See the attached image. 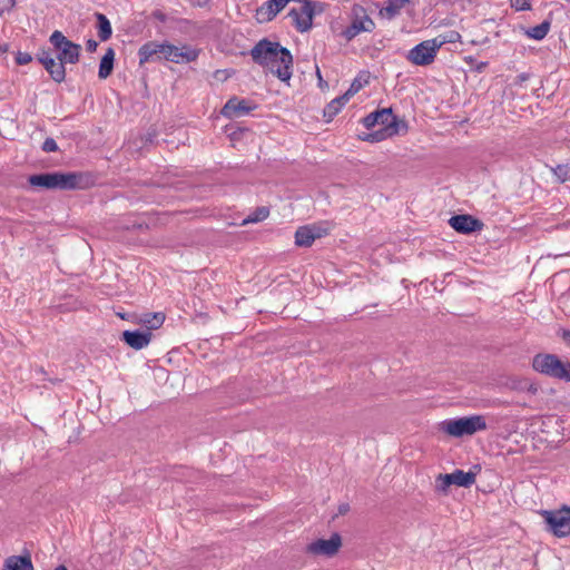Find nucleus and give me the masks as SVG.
Wrapping results in <instances>:
<instances>
[{
    "instance_id": "f257e3e1",
    "label": "nucleus",
    "mask_w": 570,
    "mask_h": 570,
    "mask_svg": "<svg viewBox=\"0 0 570 570\" xmlns=\"http://www.w3.org/2000/svg\"><path fill=\"white\" fill-rule=\"evenodd\" d=\"M255 63L266 68L282 81H288L293 75V56L277 41L266 38L259 40L250 50Z\"/></svg>"
},
{
    "instance_id": "f03ea898",
    "label": "nucleus",
    "mask_w": 570,
    "mask_h": 570,
    "mask_svg": "<svg viewBox=\"0 0 570 570\" xmlns=\"http://www.w3.org/2000/svg\"><path fill=\"white\" fill-rule=\"evenodd\" d=\"M28 181L33 187L59 190L86 189L92 183L88 174L75 171H53L31 175Z\"/></svg>"
},
{
    "instance_id": "7ed1b4c3",
    "label": "nucleus",
    "mask_w": 570,
    "mask_h": 570,
    "mask_svg": "<svg viewBox=\"0 0 570 570\" xmlns=\"http://www.w3.org/2000/svg\"><path fill=\"white\" fill-rule=\"evenodd\" d=\"M362 122L367 129H371L376 125L381 126L379 130L367 134L364 138V140L371 142H379L392 137L399 134L400 128H403L404 130L407 129L406 122L399 120V118L393 115L392 108L375 110L364 117Z\"/></svg>"
},
{
    "instance_id": "20e7f679",
    "label": "nucleus",
    "mask_w": 570,
    "mask_h": 570,
    "mask_svg": "<svg viewBox=\"0 0 570 570\" xmlns=\"http://www.w3.org/2000/svg\"><path fill=\"white\" fill-rule=\"evenodd\" d=\"M532 367L535 372L552 379L570 382V363L562 362L554 354L539 353L532 360Z\"/></svg>"
},
{
    "instance_id": "39448f33",
    "label": "nucleus",
    "mask_w": 570,
    "mask_h": 570,
    "mask_svg": "<svg viewBox=\"0 0 570 570\" xmlns=\"http://www.w3.org/2000/svg\"><path fill=\"white\" fill-rule=\"evenodd\" d=\"M484 430H487V422L482 415H471L442 422V431L455 438L472 435Z\"/></svg>"
},
{
    "instance_id": "423d86ee",
    "label": "nucleus",
    "mask_w": 570,
    "mask_h": 570,
    "mask_svg": "<svg viewBox=\"0 0 570 570\" xmlns=\"http://www.w3.org/2000/svg\"><path fill=\"white\" fill-rule=\"evenodd\" d=\"M50 43L57 51V60L66 63H77L80 57L81 47L69 40L61 31L56 30L49 38Z\"/></svg>"
},
{
    "instance_id": "0eeeda50",
    "label": "nucleus",
    "mask_w": 570,
    "mask_h": 570,
    "mask_svg": "<svg viewBox=\"0 0 570 570\" xmlns=\"http://www.w3.org/2000/svg\"><path fill=\"white\" fill-rule=\"evenodd\" d=\"M541 515L548 530L556 537L562 538L570 534V507H563L559 510H543Z\"/></svg>"
},
{
    "instance_id": "6e6552de",
    "label": "nucleus",
    "mask_w": 570,
    "mask_h": 570,
    "mask_svg": "<svg viewBox=\"0 0 570 570\" xmlns=\"http://www.w3.org/2000/svg\"><path fill=\"white\" fill-rule=\"evenodd\" d=\"M296 2L302 6L298 9H291L287 16L292 19L295 29L304 33L312 29L313 18L316 14V3L312 0H296Z\"/></svg>"
},
{
    "instance_id": "1a4fd4ad",
    "label": "nucleus",
    "mask_w": 570,
    "mask_h": 570,
    "mask_svg": "<svg viewBox=\"0 0 570 570\" xmlns=\"http://www.w3.org/2000/svg\"><path fill=\"white\" fill-rule=\"evenodd\" d=\"M475 472H464L463 470L458 469L452 473L439 474L435 480V488L438 491L446 493L451 485L470 488L475 483Z\"/></svg>"
},
{
    "instance_id": "9d476101",
    "label": "nucleus",
    "mask_w": 570,
    "mask_h": 570,
    "mask_svg": "<svg viewBox=\"0 0 570 570\" xmlns=\"http://www.w3.org/2000/svg\"><path fill=\"white\" fill-rule=\"evenodd\" d=\"M161 59L175 63H188L195 61L199 56V50L190 46L176 47L168 42L160 43Z\"/></svg>"
},
{
    "instance_id": "9b49d317",
    "label": "nucleus",
    "mask_w": 570,
    "mask_h": 570,
    "mask_svg": "<svg viewBox=\"0 0 570 570\" xmlns=\"http://www.w3.org/2000/svg\"><path fill=\"white\" fill-rule=\"evenodd\" d=\"M438 51L436 45L429 39L413 47L406 59L415 66H429L434 62Z\"/></svg>"
},
{
    "instance_id": "f8f14e48",
    "label": "nucleus",
    "mask_w": 570,
    "mask_h": 570,
    "mask_svg": "<svg viewBox=\"0 0 570 570\" xmlns=\"http://www.w3.org/2000/svg\"><path fill=\"white\" fill-rule=\"evenodd\" d=\"M342 547V538L338 533H333L330 539H317L308 543L305 548L306 553L311 556H335Z\"/></svg>"
},
{
    "instance_id": "ddd939ff",
    "label": "nucleus",
    "mask_w": 570,
    "mask_h": 570,
    "mask_svg": "<svg viewBox=\"0 0 570 570\" xmlns=\"http://www.w3.org/2000/svg\"><path fill=\"white\" fill-rule=\"evenodd\" d=\"M449 224L455 232L461 234H470L483 228V223L470 215L452 216Z\"/></svg>"
},
{
    "instance_id": "4468645a",
    "label": "nucleus",
    "mask_w": 570,
    "mask_h": 570,
    "mask_svg": "<svg viewBox=\"0 0 570 570\" xmlns=\"http://www.w3.org/2000/svg\"><path fill=\"white\" fill-rule=\"evenodd\" d=\"M253 109L254 106L247 100L233 97L225 104L220 112L226 118H236L249 114Z\"/></svg>"
},
{
    "instance_id": "2eb2a0df",
    "label": "nucleus",
    "mask_w": 570,
    "mask_h": 570,
    "mask_svg": "<svg viewBox=\"0 0 570 570\" xmlns=\"http://www.w3.org/2000/svg\"><path fill=\"white\" fill-rule=\"evenodd\" d=\"M121 340L134 350H142L151 341V333L140 331H125L122 332Z\"/></svg>"
},
{
    "instance_id": "dca6fc26",
    "label": "nucleus",
    "mask_w": 570,
    "mask_h": 570,
    "mask_svg": "<svg viewBox=\"0 0 570 570\" xmlns=\"http://www.w3.org/2000/svg\"><path fill=\"white\" fill-rule=\"evenodd\" d=\"M160 43L157 41H148L144 43L138 50L139 65H145L149 61L161 60Z\"/></svg>"
},
{
    "instance_id": "f3484780",
    "label": "nucleus",
    "mask_w": 570,
    "mask_h": 570,
    "mask_svg": "<svg viewBox=\"0 0 570 570\" xmlns=\"http://www.w3.org/2000/svg\"><path fill=\"white\" fill-rule=\"evenodd\" d=\"M321 237L315 226H302L295 232V244L299 247H309L316 238Z\"/></svg>"
},
{
    "instance_id": "a211bd4d",
    "label": "nucleus",
    "mask_w": 570,
    "mask_h": 570,
    "mask_svg": "<svg viewBox=\"0 0 570 570\" xmlns=\"http://www.w3.org/2000/svg\"><path fill=\"white\" fill-rule=\"evenodd\" d=\"M2 570H33L30 554L8 557L3 562Z\"/></svg>"
},
{
    "instance_id": "6ab92c4d",
    "label": "nucleus",
    "mask_w": 570,
    "mask_h": 570,
    "mask_svg": "<svg viewBox=\"0 0 570 570\" xmlns=\"http://www.w3.org/2000/svg\"><path fill=\"white\" fill-rule=\"evenodd\" d=\"M41 65L48 71V73L50 75V77L52 78L53 81H56L58 83L65 81L66 68H65V66H62V63H60L59 60H57V57L47 59Z\"/></svg>"
},
{
    "instance_id": "aec40b11",
    "label": "nucleus",
    "mask_w": 570,
    "mask_h": 570,
    "mask_svg": "<svg viewBox=\"0 0 570 570\" xmlns=\"http://www.w3.org/2000/svg\"><path fill=\"white\" fill-rule=\"evenodd\" d=\"M115 51L108 48L99 65L98 76L100 79L108 78L114 70Z\"/></svg>"
},
{
    "instance_id": "412c9836",
    "label": "nucleus",
    "mask_w": 570,
    "mask_h": 570,
    "mask_svg": "<svg viewBox=\"0 0 570 570\" xmlns=\"http://www.w3.org/2000/svg\"><path fill=\"white\" fill-rule=\"evenodd\" d=\"M95 17L97 19L98 37L101 41H107L112 35L110 21L100 12H96Z\"/></svg>"
},
{
    "instance_id": "4be33fe9",
    "label": "nucleus",
    "mask_w": 570,
    "mask_h": 570,
    "mask_svg": "<svg viewBox=\"0 0 570 570\" xmlns=\"http://www.w3.org/2000/svg\"><path fill=\"white\" fill-rule=\"evenodd\" d=\"M348 101L347 96L342 95L333 99L327 106L324 108L323 115L331 121L342 109V107Z\"/></svg>"
},
{
    "instance_id": "5701e85b",
    "label": "nucleus",
    "mask_w": 570,
    "mask_h": 570,
    "mask_svg": "<svg viewBox=\"0 0 570 570\" xmlns=\"http://www.w3.org/2000/svg\"><path fill=\"white\" fill-rule=\"evenodd\" d=\"M165 318V314L161 312L146 313L141 317V323L145 324L149 331L157 330L164 324Z\"/></svg>"
},
{
    "instance_id": "b1692460",
    "label": "nucleus",
    "mask_w": 570,
    "mask_h": 570,
    "mask_svg": "<svg viewBox=\"0 0 570 570\" xmlns=\"http://www.w3.org/2000/svg\"><path fill=\"white\" fill-rule=\"evenodd\" d=\"M551 27L550 20H543L540 24L525 30V35L534 40H542L549 32Z\"/></svg>"
},
{
    "instance_id": "393cba45",
    "label": "nucleus",
    "mask_w": 570,
    "mask_h": 570,
    "mask_svg": "<svg viewBox=\"0 0 570 570\" xmlns=\"http://www.w3.org/2000/svg\"><path fill=\"white\" fill-rule=\"evenodd\" d=\"M461 35L455 30H450L445 33L439 35L438 37L431 39L435 45L438 50L445 43H454L460 41Z\"/></svg>"
},
{
    "instance_id": "a878e982",
    "label": "nucleus",
    "mask_w": 570,
    "mask_h": 570,
    "mask_svg": "<svg viewBox=\"0 0 570 570\" xmlns=\"http://www.w3.org/2000/svg\"><path fill=\"white\" fill-rule=\"evenodd\" d=\"M269 215V209L265 206L257 207L252 214H249L245 219H243L242 225H248L253 223L263 222Z\"/></svg>"
},
{
    "instance_id": "bb28decb",
    "label": "nucleus",
    "mask_w": 570,
    "mask_h": 570,
    "mask_svg": "<svg viewBox=\"0 0 570 570\" xmlns=\"http://www.w3.org/2000/svg\"><path fill=\"white\" fill-rule=\"evenodd\" d=\"M363 29L364 24L361 22V20L355 19L347 28H345V30L342 32V36L350 41L363 32Z\"/></svg>"
},
{
    "instance_id": "cd10ccee",
    "label": "nucleus",
    "mask_w": 570,
    "mask_h": 570,
    "mask_svg": "<svg viewBox=\"0 0 570 570\" xmlns=\"http://www.w3.org/2000/svg\"><path fill=\"white\" fill-rule=\"evenodd\" d=\"M556 175L558 181L566 183L570 181V164H560L551 168Z\"/></svg>"
},
{
    "instance_id": "c85d7f7f",
    "label": "nucleus",
    "mask_w": 570,
    "mask_h": 570,
    "mask_svg": "<svg viewBox=\"0 0 570 570\" xmlns=\"http://www.w3.org/2000/svg\"><path fill=\"white\" fill-rule=\"evenodd\" d=\"M410 0H387V4L385 7V11L389 17L396 16L400 10Z\"/></svg>"
},
{
    "instance_id": "c756f323",
    "label": "nucleus",
    "mask_w": 570,
    "mask_h": 570,
    "mask_svg": "<svg viewBox=\"0 0 570 570\" xmlns=\"http://www.w3.org/2000/svg\"><path fill=\"white\" fill-rule=\"evenodd\" d=\"M511 7L517 11H527L531 9V3L528 0H510Z\"/></svg>"
},
{
    "instance_id": "7c9ffc66",
    "label": "nucleus",
    "mask_w": 570,
    "mask_h": 570,
    "mask_svg": "<svg viewBox=\"0 0 570 570\" xmlns=\"http://www.w3.org/2000/svg\"><path fill=\"white\" fill-rule=\"evenodd\" d=\"M42 150L46 153H53L58 150V145L53 138H47L42 144Z\"/></svg>"
},
{
    "instance_id": "2f4dec72",
    "label": "nucleus",
    "mask_w": 570,
    "mask_h": 570,
    "mask_svg": "<svg viewBox=\"0 0 570 570\" xmlns=\"http://www.w3.org/2000/svg\"><path fill=\"white\" fill-rule=\"evenodd\" d=\"M32 61V56L28 52L19 51L16 56V62L20 66L28 65Z\"/></svg>"
},
{
    "instance_id": "473e14b6",
    "label": "nucleus",
    "mask_w": 570,
    "mask_h": 570,
    "mask_svg": "<svg viewBox=\"0 0 570 570\" xmlns=\"http://www.w3.org/2000/svg\"><path fill=\"white\" fill-rule=\"evenodd\" d=\"M361 87L362 85L357 80H354L350 89L344 95L347 96V99L350 100V98L354 96L361 89Z\"/></svg>"
},
{
    "instance_id": "72a5a7b5",
    "label": "nucleus",
    "mask_w": 570,
    "mask_h": 570,
    "mask_svg": "<svg viewBox=\"0 0 570 570\" xmlns=\"http://www.w3.org/2000/svg\"><path fill=\"white\" fill-rule=\"evenodd\" d=\"M360 20L364 24L363 31L371 32L374 29L375 23L370 17L365 16L364 19Z\"/></svg>"
},
{
    "instance_id": "f704fd0d",
    "label": "nucleus",
    "mask_w": 570,
    "mask_h": 570,
    "mask_svg": "<svg viewBox=\"0 0 570 570\" xmlns=\"http://www.w3.org/2000/svg\"><path fill=\"white\" fill-rule=\"evenodd\" d=\"M14 0H0V10L1 12L9 11L14 7Z\"/></svg>"
},
{
    "instance_id": "c9c22d12",
    "label": "nucleus",
    "mask_w": 570,
    "mask_h": 570,
    "mask_svg": "<svg viewBox=\"0 0 570 570\" xmlns=\"http://www.w3.org/2000/svg\"><path fill=\"white\" fill-rule=\"evenodd\" d=\"M50 58H52V55L49 50L46 49L40 50L37 55V59L40 63Z\"/></svg>"
},
{
    "instance_id": "e433bc0d",
    "label": "nucleus",
    "mask_w": 570,
    "mask_h": 570,
    "mask_svg": "<svg viewBox=\"0 0 570 570\" xmlns=\"http://www.w3.org/2000/svg\"><path fill=\"white\" fill-rule=\"evenodd\" d=\"M97 47H98V42L96 40H94V39L87 40V42H86L87 51L95 52L97 50Z\"/></svg>"
},
{
    "instance_id": "4c0bfd02",
    "label": "nucleus",
    "mask_w": 570,
    "mask_h": 570,
    "mask_svg": "<svg viewBox=\"0 0 570 570\" xmlns=\"http://www.w3.org/2000/svg\"><path fill=\"white\" fill-rule=\"evenodd\" d=\"M525 390H527V392H529V393H531V394H533V395H534V394H537V393H538V391H539V386H538V384H535V383H530V384H528V386L525 387Z\"/></svg>"
},
{
    "instance_id": "58836bf2",
    "label": "nucleus",
    "mask_w": 570,
    "mask_h": 570,
    "mask_svg": "<svg viewBox=\"0 0 570 570\" xmlns=\"http://www.w3.org/2000/svg\"><path fill=\"white\" fill-rule=\"evenodd\" d=\"M562 338L564 342H567L568 344H570V330H564L562 332Z\"/></svg>"
},
{
    "instance_id": "ea45409f",
    "label": "nucleus",
    "mask_w": 570,
    "mask_h": 570,
    "mask_svg": "<svg viewBox=\"0 0 570 570\" xmlns=\"http://www.w3.org/2000/svg\"><path fill=\"white\" fill-rule=\"evenodd\" d=\"M488 66V62L481 61L475 66V70L481 72L485 67Z\"/></svg>"
},
{
    "instance_id": "a19ab883",
    "label": "nucleus",
    "mask_w": 570,
    "mask_h": 570,
    "mask_svg": "<svg viewBox=\"0 0 570 570\" xmlns=\"http://www.w3.org/2000/svg\"><path fill=\"white\" fill-rule=\"evenodd\" d=\"M348 510H350L348 504H341V505H340V508H338V512H340L341 514L346 513Z\"/></svg>"
},
{
    "instance_id": "79ce46f5",
    "label": "nucleus",
    "mask_w": 570,
    "mask_h": 570,
    "mask_svg": "<svg viewBox=\"0 0 570 570\" xmlns=\"http://www.w3.org/2000/svg\"><path fill=\"white\" fill-rule=\"evenodd\" d=\"M55 570H68V569L66 566L60 564V566L56 567Z\"/></svg>"
},
{
    "instance_id": "37998d69",
    "label": "nucleus",
    "mask_w": 570,
    "mask_h": 570,
    "mask_svg": "<svg viewBox=\"0 0 570 570\" xmlns=\"http://www.w3.org/2000/svg\"><path fill=\"white\" fill-rule=\"evenodd\" d=\"M315 3H316V13L321 12L322 11V7L317 2H315Z\"/></svg>"
},
{
    "instance_id": "c03bdc74",
    "label": "nucleus",
    "mask_w": 570,
    "mask_h": 570,
    "mask_svg": "<svg viewBox=\"0 0 570 570\" xmlns=\"http://www.w3.org/2000/svg\"><path fill=\"white\" fill-rule=\"evenodd\" d=\"M316 73H317V76H318L320 81H322V76H321V71H320V69H318V68H317V70H316Z\"/></svg>"
},
{
    "instance_id": "a18cd8bd",
    "label": "nucleus",
    "mask_w": 570,
    "mask_h": 570,
    "mask_svg": "<svg viewBox=\"0 0 570 570\" xmlns=\"http://www.w3.org/2000/svg\"><path fill=\"white\" fill-rule=\"evenodd\" d=\"M7 49H8V46H7V45H4L3 47H2V46H0V50H2V51H7Z\"/></svg>"
},
{
    "instance_id": "49530a36",
    "label": "nucleus",
    "mask_w": 570,
    "mask_h": 570,
    "mask_svg": "<svg viewBox=\"0 0 570 570\" xmlns=\"http://www.w3.org/2000/svg\"><path fill=\"white\" fill-rule=\"evenodd\" d=\"M157 18H159L160 20H164V16L161 13L159 14H155Z\"/></svg>"
},
{
    "instance_id": "de8ad7c7",
    "label": "nucleus",
    "mask_w": 570,
    "mask_h": 570,
    "mask_svg": "<svg viewBox=\"0 0 570 570\" xmlns=\"http://www.w3.org/2000/svg\"><path fill=\"white\" fill-rule=\"evenodd\" d=\"M520 78H521L522 80H525V79H527V77H525L524 75H521V76H520Z\"/></svg>"
},
{
    "instance_id": "09e8293b",
    "label": "nucleus",
    "mask_w": 570,
    "mask_h": 570,
    "mask_svg": "<svg viewBox=\"0 0 570 570\" xmlns=\"http://www.w3.org/2000/svg\"><path fill=\"white\" fill-rule=\"evenodd\" d=\"M474 469H476L478 471L481 470L480 465H474Z\"/></svg>"
},
{
    "instance_id": "8fccbe9b",
    "label": "nucleus",
    "mask_w": 570,
    "mask_h": 570,
    "mask_svg": "<svg viewBox=\"0 0 570 570\" xmlns=\"http://www.w3.org/2000/svg\"><path fill=\"white\" fill-rule=\"evenodd\" d=\"M568 224L570 225V222H568Z\"/></svg>"
}]
</instances>
